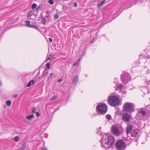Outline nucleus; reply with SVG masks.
<instances>
[{
	"label": "nucleus",
	"mask_w": 150,
	"mask_h": 150,
	"mask_svg": "<svg viewBox=\"0 0 150 150\" xmlns=\"http://www.w3.org/2000/svg\"><path fill=\"white\" fill-rule=\"evenodd\" d=\"M57 98V97L56 96H54L52 98L50 99V101H52L55 100Z\"/></svg>",
	"instance_id": "obj_23"
},
{
	"label": "nucleus",
	"mask_w": 150,
	"mask_h": 150,
	"mask_svg": "<svg viewBox=\"0 0 150 150\" xmlns=\"http://www.w3.org/2000/svg\"><path fill=\"white\" fill-rule=\"evenodd\" d=\"M11 101L10 100H8L6 101V104L8 106H9L11 104Z\"/></svg>",
	"instance_id": "obj_20"
},
{
	"label": "nucleus",
	"mask_w": 150,
	"mask_h": 150,
	"mask_svg": "<svg viewBox=\"0 0 150 150\" xmlns=\"http://www.w3.org/2000/svg\"><path fill=\"white\" fill-rule=\"evenodd\" d=\"M34 117V115L33 114L27 116L24 120L25 122H29Z\"/></svg>",
	"instance_id": "obj_11"
},
{
	"label": "nucleus",
	"mask_w": 150,
	"mask_h": 150,
	"mask_svg": "<svg viewBox=\"0 0 150 150\" xmlns=\"http://www.w3.org/2000/svg\"><path fill=\"white\" fill-rule=\"evenodd\" d=\"M4 107H5V105H4Z\"/></svg>",
	"instance_id": "obj_46"
},
{
	"label": "nucleus",
	"mask_w": 150,
	"mask_h": 150,
	"mask_svg": "<svg viewBox=\"0 0 150 150\" xmlns=\"http://www.w3.org/2000/svg\"><path fill=\"white\" fill-rule=\"evenodd\" d=\"M48 74V72L46 71H44L42 74V76L44 77H46Z\"/></svg>",
	"instance_id": "obj_22"
},
{
	"label": "nucleus",
	"mask_w": 150,
	"mask_h": 150,
	"mask_svg": "<svg viewBox=\"0 0 150 150\" xmlns=\"http://www.w3.org/2000/svg\"><path fill=\"white\" fill-rule=\"evenodd\" d=\"M130 75L127 73H125L122 75V83H127L130 80Z\"/></svg>",
	"instance_id": "obj_7"
},
{
	"label": "nucleus",
	"mask_w": 150,
	"mask_h": 150,
	"mask_svg": "<svg viewBox=\"0 0 150 150\" xmlns=\"http://www.w3.org/2000/svg\"><path fill=\"white\" fill-rule=\"evenodd\" d=\"M53 75V73H51L50 75H49V76H48V80H49L51 78V77L52 76V75Z\"/></svg>",
	"instance_id": "obj_31"
},
{
	"label": "nucleus",
	"mask_w": 150,
	"mask_h": 150,
	"mask_svg": "<svg viewBox=\"0 0 150 150\" xmlns=\"http://www.w3.org/2000/svg\"><path fill=\"white\" fill-rule=\"evenodd\" d=\"M17 96H18V95H15V96H14V97H15V98H16V97H17Z\"/></svg>",
	"instance_id": "obj_44"
},
{
	"label": "nucleus",
	"mask_w": 150,
	"mask_h": 150,
	"mask_svg": "<svg viewBox=\"0 0 150 150\" xmlns=\"http://www.w3.org/2000/svg\"><path fill=\"white\" fill-rule=\"evenodd\" d=\"M120 126L116 124L112 126L111 128V131L112 134L115 136H118L121 133L119 130Z\"/></svg>",
	"instance_id": "obj_5"
},
{
	"label": "nucleus",
	"mask_w": 150,
	"mask_h": 150,
	"mask_svg": "<svg viewBox=\"0 0 150 150\" xmlns=\"http://www.w3.org/2000/svg\"><path fill=\"white\" fill-rule=\"evenodd\" d=\"M126 92L125 91H122V94H126Z\"/></svg>",
	"instance_id": "obj_40"
},
{
	"label": "nucleus",
	"mask_w": 150,
	"mask_h": 150,
	"mask_svg": "<svg viewBox=\"0 0 150 150\" xmlns=\"http://www.w3.org/2000/svg\"><path fill=\"white\" fill-rule=\"evenodd\" d=\"M53 57V56L52 55H50L49 57L46 60V61H47L48 60H51Z\"/></svg>",
	"instance_id": "obj_26"
},
{
	"label": "nucleus",
	"mask_w": 150,
	"mask_h": 150,
	"mask_svg": "<svg viewBox=\"0 0 150 150\" xmlns=\"http://www.w3.org/2000/svg\"><path fill=\"white\" fill-rule=\"evenodd\" d=\"M46 67L48 69H49L50 67V64L49 63H47L46 64Z\"/></svg>",
	"instance_id": "obj_28"
},
{
	"label": "nucleus",
	"mask_w": 150,
	"mask_h": 150,
	"mask_svg": "<svg viewBox=\"0 0 150 150\" xmlns=\"http://www.w3.org/2000/svg\"><path fill=\"white\" fill-rule=\"evenodd\" d=\"M105 0H103V1H102L100 3L98 4V7L99 8L103 5L105 3Z\"/></svg>",
	"instance_id": "obj_15"
},
{
	"label": "nucleus",
	"mask_w": 150,
	"mask_h": 150,
	"mask_svg": "<svg viewBox=\"0 0 150 150\" xmlns=\"http://www.w3.org/2000/svg\"><path fill=\"white\" fill-rule=\"evenodd\" d=\"M107 105L103 103L98 104L96 108L97 112L100 115L105 113L107 111Z\"/></svg>",
	"instance_id": "obj_3"
},
{
	"label": "nucleus",
	"mask_w": 150,
	"mask_h": 150,
	"mask_svg": "<svg viewBox=\"0 0 150 150\" xmlns=\"http://www.w3.org/2000/svg\"><path fill=\"white\" fill-rule=\"evenodd\" d=\"M37 5L35 4H33L32 6V8L33 9L37 7Z\"/></svg>",
	"instance_id": "obj_27"
},
{
	"label": "nucleus",
	"mask_w": 150,
	"mask_h": 150,
	"mask_svg": "<svg viewBox=\"0 0 150 150\" xmlns=\"http://www.w3.org/2000/svg\"><path fill=\"white\" fill-rule=\"evenodd\" d=\"M145 58L147 59H150V55H147L145 57Z\"/></svg>",
	"instance_id": "obj_34"
},
{
	"label": "nucleus",
	"mask_w": 150,
	"mask_h": 150,
	"mask_svg": "<svg viewBox=\"0 0 150 150\" xmlns=\"http://www.w3.org/2000/svg\"><path fill=\"white\" fill-rule=\"evenodd\" d=\"M79 63V62L78 61H76L75 62H74L73 64V66H74L77 64Z\"/></svg>",
	"instance_id": "obj_32"
},
{
	"label": "nucleus",
	"mask_w": 150,
	"mask_h": 150,
	"mask_svg": "<svg viewBox=\"0 0 150 150\" xmlns=\"http://www.w3.org/2000/svg\"><path fill=\"white\" fill-rule=\"evenodd\" d=\"M81 58H80L77 61H78L79 62L80 61L81 59Z\"/></svg>",
	"instance_id": "obj_43"
},
{
	"label": "nucleus",
	"mask_w": 150,
	"mask_h": 150,
	"mask_svg": "<svg viewBox=\"0 0 150 150\" xmlns=\"http://www.w3.org/2000/svg\"><path fill=\"white\" fill-rule=\"evenodd\" d=\"M4 107H5V105H4Z\"/></svg>",
	"instance_id": "obj_47"
},
{
	"label": "nucleus",
	"mask_w": 150,
	"mask_h": 150,
	"mask_svg": "<svg viewBox=\"0 0 150 150\" xmlns=\"http://www.w3.org/2000/svg\"><path fill=\"white\" fill-rule=\"evenodd\" d=\"M78 81V77L77 76L74 77L73 79V81L75 84Z\"/></svg>",
	"instance_id": "obj_17"
},
{
	"label": "nucleus",
	"mask_w": 150,
	"mask_h": 150,
	"mask_svg": "<svg viewBox=\"0 0 150 150\" xmlns=\"http://www.w3.org/2000/svg\"><path fill=\"white\" fill-rule=\"evenodd\" d=\"M29 27L33 28H34L36 29H38V27H37V26H36L35 25H30V26Z\"/></svg>",
	"instance_id": "obj_30"
},
{
	"label": "nucleus",
	"mask_w": 150,
	"mask_h": 150,
	"mask_svg": "<svg viewBox=\"0 0 150 150\" xmlns=\"http://www.w3.org/2000/svg\"><path fill=\"white\" fill-rule=\"evenodd\" d=\"M107 102L111 106L115 107L119 105L120 100L117 96L112 95L108 97Z\"/></svg>",
	"instance_id": "obj_2"
},
{
	"label": "nucleus",
	"mask_w": 150,
	"mask_h": 150,
	"mask_svg": "<svg viewBox=\"0 0 150 150\" xmlns=\"http://www.w3.org/2000/svg\"><path fill=\"white\" fill-rule=\"evenodd\" d=\"M93 42V41H92L91 42V43H92Z\"/></svg>",
	"instance_id": "obj_45"
},
{
	"label": "nucleus",
	"mask_w": 150,
	"mask_h": 150,
	"mask_svg": "<svg viewBox=\"0 0 150 150\" xmlns=\"http://www.w3.org/2000/svg\"><path fill=\"white\" fill-rule=\"evenodd\" d=\"M26 23V26L29 27L31 25V24H30V21H27Z\"/></svg>",
	"instance_id": "obj_24"
},
{
	"label": "nucleus",
	"mask_w": 150,
	"mask_h": 150,
	"mask_svg": "<svg viewBox=\"0 0 150 150\" xmlns=\"http://www.w3.org/2000/svg\"><path fill=\"white\" fill-rule=\"evenodd\" d=\"M34 83V81L33 80H31L28 83L27 85V86L28 87H29L31 85H33Z\"/></svg>",
	"instance_id": "obj_16"
},
{
	"label": "nucleus",
	"mask_w": 150,
	"mask_h": 150,
	"mask_svg": "<svg viewBox=\"0 0 150 150\" xmlns=\"http://www.w3.org/2000/svg\"><path fill=\"white\" fill-rule=\"evenodd\" d=\"M62 79H59L58 80V82H59H59H62Z\"/></svg>",
	"instance_id": "obj_38"
},
{
	"label": "nucleus",
	"mask_w": 150,
	"mask_h": 150,
	"mask_svg": "<svg viewBox=\"0 0 150 150\" xmlns=\"http://www.w3.org/2000/svg\"><path fill=\"white\" fill-rule=\"evenodd\" d=\"M122 112L121 110H118L116 112L115 115L117 117H119L120 118L122 117Z\"/></svg>",
	"instance_id": "obj_14"
},
{
	"label": "nucleus",
	"mask_w": 150,
	"mask_h": 150,
	"mask_svg": "<svg viewBox=\"0 0 150 150\" xmlns=\"http://www.w3.org/2000/svg\"><path fill=\"white\" fill-rule=\"evenodd\" d=\"M42 150H47V148L46 147L44 146L42 148Z\"/></svg>",
	"instance_id": "obj_37"
},
{
	"label": "nucleus",
	"mask_w": 150,
	"mask_h": 150,
	"mask_svg": "<svg viewBox=\"0 0 150 150\" xmlns=\"http://www.w3.org/2000/svg\"><path fill=\"white\" fill-rule=\"evenodd\" d=\"M123 111L126 112L132 113L134 110V105L132 103L126 102L123 105Z\"/></svg>",
	"instance_id": "obj_4"
},
{
	"label": "nucleus",
	"mask_w": 150,
	"mask_h": 150,
	"mask_svg": "<svg viewBox=\"0 0 150 150\" xmlns=\"http://www.w3.org/2000/svg\"><path fill=\"white\" fill-rule=\"evenodd\" d=\"M49 41L50 42H52V39L51 38H49Z\"/></svg>",
	"instance_id": "obj_39"
},
{
	"label": "nucleus",
	"mask_w": 150,
	"mask_h": 150,
	"mask_svg": "<svg viewBox=\"0 0 150 150\" xmlns=\"http://www.w3.org/2000/svg\"><path fill=\"white\" fill-rule=\"evenodd\" d=\"M116 86L117 87L116 88L117 90H120L122 89V85L121 84L117 85Z\"/></svg>",
	"instance_id": "obj_18"
},
{
	"label": "nucleus",
	"mask_w": 150,
	"mask_h": 150,
	"mask_svg": "<svg viewBox=\"0 0 150 150\" xmlns=\"http://www.w3.org/2000/svg\"><path fill=\"white\" fill-rule=\"evenodd\" d=\"M132 125H129V126L126 129V132L127 134H128L130 132L131 133V130L132 129Z\"/></svg>",
	"instance_id": "obj_12"
},
{
	"label": "nucleus",
	"mask_w": 150,
	"mask_h": 150,
	"mask_svg": "<svg viewBox=\"0 0 150 150\" xmlns=\"http://www.w3.org/2000/svg\"><path fill=\"white\" fill-rule=\"evenodd\" d=\"M106 117L108 120H110L111 119V116L109 114L107 115H106Z\"/></svg>",
	"instance_id": "obj_25"
},
{
	"label": "nucleus",
	"mask_w": 150,
	"mask_h": 150,
	"mask_svg": "<svg viewBox=\"0 0 150 150\" xmlns=\"http://www.w3.org/2000/svg\"><path fill=\"white\" fill-rule=\"evenodd\" d=\"M49 3L51 5H52L54 4V2L53 0H49L48 1Z\"/></svg>",
	"instance_id": "obj_29"
},
{
	"label": "nucleus",
	"mask_w": 150,
	"mask_h": 150,
	"mask_svg": "<svg viewBox=\"0 0 150 150\" xmlns=\"http://www.w3.org/2000/svg\"><path fill=\"white\" fill-rule=\"evenodd\" d=\"M139 131L137 129H133L131 130L130 133L131 136L133 137H136L138 134Z\"/></svg>",
	"instance_id": "obj_10"
},
{
	"label": "nucleus",
	"mask_w": 150,
	"mask_h": 150,
	"mask_svg": "<svg viewBox=\"0 0 150 150\" xmlns=\"http://www.w3.org/2000/svg\"><path fill=\"white\" fill-rule=\"evenodd\" d=\"M143 108H141V110L139 111V112L142 114V116L144 117H145L147 113L146 111L143 110Z\"/></svg>",
	"instance_id": "obj_13"
},
{
	"label": "nucleus",
	"mask_w": 150,
	"mask_h": 150,
	"mask_svg": "<svg viewBox=\"0 0 150 150\" xmlns=\"http://www.w3.org/2000/svg\"><path fill=\"white\" fill-rule=\"evenodd\" d=\"M126 147V142L122 141V150L123 149H125Z\"/></svg>",
	"instance_id": "obj_19"
},
{
	"label": "nucleus",
	"mask_w": 150,
	"mask_h": 150,
	"mask_svg": "<svg viewBox=\"0 0 150 150\" xmlns=\"http://www.w3.org/2000/svg\"><path fill=\"white\" fill-rule=\"evenodd\" d=\"M2 82L1 81H0V86H2Z\"/></svg>",
	"instance_id": "obj_41"
},
{
	"label": "nucleus",
	"mask_w": 150,
	"mask_h": 150,
	"mask_svg": "<svg viewBox=\"0 0 150 150\" xmlns=\"http://www.w3.org/2000/svg\"><path fill=\"white\" fill-rule=\"evenodd\" d=\"M115 139L112 136H110L108 134H104L101 140V143L102 146L105 148H110L113 144Z\"/></svg>",
	"instance_id": "obj_1"
},
{
	"label": "nucleus",
	"mask_w": 150,
	"mask_h": 150,
	"mask_svg": "<svg viewBox=\"0 0 150 150\" xmlns=\"http://www.w3.org/2000/svg\"><path fill=\"white\" fill-rule=\"evenodd\" d=\"M115 146L117 150H121L122 149V140L120 139L118 140L116 143Z\"/></svg>",
	"instance_id": "obj_9"
},
{
	"label": "nucleus",
	"mask_w": 150,
	"mask_h": 150,
	"mask_svg": "<svg viewBox=\"0 0 150 150\" xmlns=\"http://www.w3.org/2000/svg\"><path fill=\"white\" fill-rule=\"evenodd\" d=\"M77 4L76 3V2L74 4V6L76 7L77 6Z\"/></svg>",
	"instance_id": "obj_42"
},
{
	"label": "nucleus",
	"mask_w": 150,
	"mask_h": 150,
	"mask_svg": "<svg viewBox=\"0 0 150 150\" xmlns=\"http://www.w3.org/2000/svg\"><path fill=\"white\" fill-rule=\"evenodd\" d=\"M128 112L122 113V120L125 122H128L130 121L131 115Z\"/></svg>",
	"instance_id": "obj_6"
},
{
	"label": "nucleus",
	"mask_w": 150,
	"mask_h": 150,
	"mask_svg": "<svg viewBox=\"0 0 150 150\" xmlns=\"http://www.w3.org/2000/svg\"><path fill=\"white\" fill-rule=\"evenodd\" d=\"M35 110H36V109H35V108H33L32 109V112L33 113H35Z\"/></svg>",
	"instance_id": "obj_33"
},
{
	"label": "nucleus",
	"mask_w": 150,
	"mask_h": 150,
	"mask_svg": "<svg viewBox=\"0 0 150 150\" xmlns=\"http://www.w3.org/2000/svg\"><path fill=\"white\" fill-rule=\"evenodd\" d=\"M20 138L19 137L16 136L14 138V140L16 142H17L18 141Z\"/></svg>",
	"instance_id": "obj_21"
},
{
	"label": "nucleus",
	"mask_w": 150,
	"mask_h": 150,
	"mask_svg": "<svg viewBox=\"0 0 150 150\" xmlns=\"http://www.w3.org/2000/svg\"><path fill=\"white\" fill-rule=\"evenodd\" d=\"M59 16L57 15L56 14L54 16L55 19H57L58 18Z\"/></svg>",
	"instance_id": "obj_35"
},
{
	"label": "nucleus",
	"mask_w": 150,
	"mask_h": 150,
	"mask_svg": "<svg viewBox=\"0 0 150 150\" xmlns=\"http://www.w3.org/2000/svg\"><path fill=\"white\" fill-rule=\"evenodd\" d=\"M36 115L37 117H39L40 116V114L38 112H36Z\"/></svg>",
	"instance_id": "obj_36"
},
{
	"label": "nucleus",
	"mask_w": 150,
	"mask_h": 150,
	"mask_svg": "<svg viewBox=\"0 0 150 150\" xmlns=\"http://www.w3.org/2000/svg\"><path fill=\"white\" fill-rule=\"evenodd\" d=\"M33 11H30L27 13V16L30 19L34 20L36 18V16L34 13Z\"/></svg>",
	"instance_id": "obj_8"
}]
</instances>
